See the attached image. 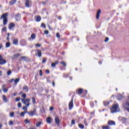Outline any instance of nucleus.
I'll use <instances>...</instances> for the list:
<instances>
[{"label":"nucleus","instance_id":"c756f323","mask_svg":"<svg viewBox=\"0 0 129 129\" xmlns=\"http://www.w3.org/2000/svg\"><path fill=\"white\" fill-rule=\"evenodd\" d=\"M31 100H32V102L33 104H36V99L35 98V97H32L31 98Z\"/></svg>","mask_w":129,"mask_h":129},{"label":"nucleus","instance_id":"8fccbe9b","mask_svg":"<svg viewBox=\"0 0 129 129\" xmlns=\"http://www.w3.org/2000/svg\"><path fill=\"white\" fill-rule=\"evenodd\" d=\"M9 125H13L14 124V122L12 120H10L9 122Z\"/></svg>","mask_w":129,"mask_h":129},{"label":"nucleus","instance_id":"f03ea898","mask_svg":"<svg viewBox=\"0 0 129 129\" xmlns=\"http://www.w3.org/2000/svg\"><path fill=\"white\" fill-rule=\"evenodd\" d=\"M118 108V104H113L112 107L110 108V111L112 113H114L117 111Z\"/></svg>","mask_w":129,"mask_h":129},{"label":"nucleus","instance_id":"9d476101","mask_svg":"<svg viewBox=\"0 0 129 129\" xmlns=\"http://www.w3.org/2000/svg\"><path fill=\"white\" fill-rule=\"evenodd\" d=\"M101 14V10L99 9L97 12L96 18L97 20H99V17H100V14Z\"/></svg>","mask_w":129,"mask_h":129},{"label":"nucleus","instance_id":"bf43d9fd","mask_svg":"<svg viewBox=\"0 0 129 129\" xmlns=\"http://www.w3.org/2000/svg\"><path fill=\"white\" fill-rule=\"evenodd\" d=\"M35 46H36V47H41V44L36 43V44H35Z\"/></svg>","mask_w":129,"mask_h":129},{"label":"nucleus","instance_id":"423d86ee","mask_svg":"<svg viewBox=\"0 0 129 129\" xmlns=\"http://www.w3.org/2000/svg\"><path fill=\"white\" fill-rule=\"evenodd\" d=\"M74 97H72L71 100L69 103V110H71L72 108H73L74 106V104H73Z\"/></svg>","mask_w":129,"mask_h":129},{"label":"nucleus","instance_id":"49530a36","mask_svg":"<svg viewBox=\"0 0 129 129\" xmlns=\"http://www.w3.org/2000/svg\"><path fill=\"white\" fill-rule=\"evenodd\" d=\"M15 79H11V80H10L8 82H9V83H13V82H14Z\"/></svg>","mask_w":129,"mask_h":129},{"label":"nucleus","instance_id":"864d4df0","mask_svg":"<svg viewBox=\"0 0 129 129\" xmlns=\"http://www.w3.org/2000/svg\"><path fill=\"white\" fill-rule=\"evenodd\" d=\"M44 34H45V35H48V34H49V31L48 30H45L44 31Z\"/></svg>","mask_w":129,"mask_h":129},{"label":"nucleus","instance_id":"aec40b11","mask_svg":"<svg viewBox=\"0 0 129 129\" xmlns=\"http://www.w3.org/2000/svg\"><path fill=\"white\" fill-rule=\"evenodd\" d=\"M12 43L13 45H15L16 46H17V45L19 44V40L18 39H15L13 40Z\"/></svg>","mask_w":129,"mask_h":129},{"label":"nucleus","instance_id":"5fc2aeb1","mask_svg":"<svg viewBox=\"0 0 129 129\" xmlns=\"http://www.w3.org/2000/svg\"><path fill=\"white\" fill-rule=\"evenodd\" d=\"M56 36L57 38H58V39H60V34H59V33H56Z\"/></svg>","mask_w":129,"mask_h":129},{"label":"nucleus","instance_id":"e433bc0d","mask_svg":"<svg viewBox=\"0 0 129 129\" xmlns=\"http://www.w3.org/2000/svg\"><path fill=\"white\" fill-rule=\"evenodd\" d=\"M97 121V120H96V119H93L92 121V124L93 125L94 124H95V123H96Z\"/></svg>","mask_w":129,"mask_h":129},{"label":"nucleus","instance_id":"ddd939ff","mask_svg":"<svg viewBox=\"0 0 129 129\" xmlns=\"http://www.w3.org/2000/svg\"><path fill=\"white\" fill-rule=\"evenodd\" d=\"M82 93H83V89L80 88L76 91V94H79V95L82 94Z\"/></svg>","mask_w":129,"mask_h":129},{"label":"nucleus","instance_id":"2eb2a0df","mask_svg":"<svg viewBox=\"0 0 129 129\" xmlns=\"http://www.w3.org/2000/svg\"><path fill=\"white\" fill-rule=\"evenodd\" d=\"M20 45L21 46H26L27 45V41L25 39H22L20 41Z\"/></svg>","mask_w":129,"mask_h":129},{"label":"nucleus","instance_id":"39448f33","mask_svg":"<svg viewBox=\"0 0 129 129\" xmlns=\"http://www.w3.org/2000/svg\"><path fill=\"white\" fill-rule=\"evenodd\" d=\"M27 113L30 116H33V115H36V114H37V110L36 108H34L33 111H30L29 112L27 111Z\"/></svg>","mask_w":129,"mask_h":129},{"label":"nucleus","instance_id":"a19ab883","mask_svg":"<svg viewBox=\"0 0 129 129\" xmlns=\"http://www.w3.org/2000/svg\"><path fill=\"white\" fill-rule=\"evenodd\" d=\"M24 122L26 123V124H28V123H30V120H28V119H26L24 120Z\"/></svg>","mask_w":129,"mask_h":129},{"label":"nucleus","instance_id":"473e14b6","mask_svg":"<svg viewBox=\"0 0 129 129\" xmlns=\"http://www.w3.org/2000/svg\"><path fill=\"white\" fill-rule=\"evenodd\" d=\"M103 104L104 106H108V105H109V102L107 101H104Z\"/></svg>","mask_w":129,"mask_h":129},{"label":"nucleus","instance_id":"0e129e2a","mask_svg":"<svg viewBox=\"0 0 129 129\" xmlns=\"http://www.w3.org/2000/svg\"><path fill=\"white\" fill-rule=\"evenodd\" d=\"M58 63H59V61H58V60H55L54 61V64H55V65L57 64H58Z\"/></svg>","mask_w":129,"mask_h":129},{"label":"nucleus","instance_id":"774afa93","mask_svg":"<svg viewBox=\"0 0 129 129\" xmlns=\"http://www.w3.org/2000/svg\"><path fill=\"white\" fill-rule=\"evenodd\" d=\"M64 0H62V1H61V4H66V1H65L64 2Z\"/></svg>","mask_w":129,"mask_h":129},{"label":"nucleus","instance_id":"3c124183","mask_svg":"<svg viewBox=\"0 0 129 129\" xmlns=\"http://www.w3.org/2000/svg\"><path fill=\"white\" fill-rule=\"evenodd\" d=\"M27 106H23V107H22V109H23V110L26 111V110H27V109H28V108H27Z\"/></svg>","mask_w":129,"mask_h":129},{"label":"nucleus","instance_id":"052dcab7","mask_svg":"<svg viewBox=\"0 0 129 129\" xmlns=\"http://www.w3.org/2000/svg\"><path fill=\"white\" fill-rule=\"evenodd\" d=\"M45 73H46V74H49V73H50V71H49V70H46L45 71Z\"/></svg>","mask_w":129,"mask_h":129},{"label":"nucleus","instance_id":"6e6d98bb","mask_svg":"<svg viewBox=\"0 0 129 129\" xmlns=\"http://www.w3.org/2000/svg\"><path fill=\"white\" fill-rule=\"evenodd\" d=\"M17 105H18V107H19V108L22 107V103H21V102H19L18 103Z\"/></svg>","mask_w":129,"mask_h":129},{"label":"nucleus","instance_id":"338daca9","mask_svg":"<svg viewBox=\"0 0 129 129\" xmlns=\"http://www.w3.org/2000/svg\"><path fill=\"white\" fill-rule=\"evenodd\" d=\"M52 86H53V87L55 86V82L52 81Z\"/></svg>","mask_w":129,"mask_h":129},{"label":"nucleus","instance_id":"58836bf2","mask_svg":"<svg viewBox=\"0 0 129 129\" xmlns=\"http://www.w3.org/2000/svg\"><path fill=\"white\" fill-rule=\"evenodd\" d=\"M90 104L91 107H94V102L93 101L90 102Z\"/></svg>","mask_w":129,"mask_h":129},{"label":"nucleus","instance_id":"4be33fe9","mask_svg":"<svg viewBox=\"0 0 129 129\" xmlns=\"http://www.w3.org/2000/svg\"><path fill=\"white\" fill-rule=\"evenodd\" d=\"M5 87H6V85H3L2 86V89H3V91H4V92L6 93V92H8V91L9 90V89L6 88Z\"/></svg>","mask_w":129,"mask_h":129},{"label":"nucleus","instance_id":"bb28decb","mask_svg":"<svg viewBox=\"0 0 129 129\" xmlns=\"http://www.w3.org/2000/svg\"><path fill=\"white\" fill-rule=\"evenodd\" d=\"M3 99L4 102H7V101H8V99L5 95H3Z\"/></svg>","mask_w":129,"mask_h":129},{"label":"nucleus","instance_id":"20e7f679","mask_svg":"<svg viewBox=\"0 0 129 129\" xmlns=\"http://www.w3.org/2000/svg\"><path fill=\"white\" fill-rule=\"evenodd\" d=\"M33 5V2L31 0H25V6L26 8H31Z\"/></svg>","mask_w":129,"mask_h":129},{"label":"nucleus","instance_id":"69168bd1","mask_svg":"<svg viewBox=\"0 0 129 129\" xmlns=\"http://www.w3.org/2000/svg\"><path fill=\"white\" fill-rule=\"evenodd\" d=\"M54 109V107H50L49 108V110H50L51 111H52V110H53Z\"/></svg>","mask_w":129,"mask_h":129},{"label":"nucleus","instance_id":"72a5a7b5","mask_svg":"<svg viewBox=\"0 0 129 129\" xmlns=\"http://www.w3.org/2000/svg\"><path fill=\"white\" fill-rule=\"evenodd\" d=\"M46 62H47V58L46 57H43L42 58V64L45 63Z\"/></svg>","mask_w":129,"mask_h":129},{"label":"nucleus","instance_id":"c03bdc74","mask_svg":"<svg viewBox=\"0 0 129 129\" xmlns=\"http://www.w3.org/2000/svg\"><path fill=\"white\" fill-rule=\"evenodd\" d=\"M39 75L42 77L43 76V72L42 71V70H40L39 71Z\"/></svg>","mask_w":129,"mask_h":129},{"label":"nucleus","instance_id":"5701e85b","mask_svg":"<svg viewBox=\"0 0 129 129\" xmlns=\"http://www.w3.org/2000/svg\"><path fill=\"white\" fill-rule=\"evenodd\" d=\"M41 20V16H38L35 18V21L36 22H40Z\"/></svg>","mask_w":129,"mask_h":129},{"label":"nucleus","instance_id":"cd10ccee","mask_svg":"<svg viewBox=\"0 0 129 129\" xmlns=\"http://www.w3.org/2000/svg\"><path fill=\"white\" fill-rule=\"evenodd\" d=\"M102 129H110V126H109V125H106V126H102Z\"/></svg>","mask_w":129,"mask_h":129},{"label":"nucleus","instance_id":"09e8293b","mask_svg":"<svg viewBox=\"0 0 129 129\" xmlns=\"http://www.w3.org/2000/svg\"><path fill=\"white\" fill-rule=\"evenodd\" d=\"M22 97H23V98H26V97H27V95L25 93H24L22 96Z\"/></svg>","mask_w":129,"mask_h":129},{"label":"nucleus","instance_id":"7ed1b4c3","mask_svg":"<svg viewBox=\"0 0 129 129\" xmlns=\"http://www.w3.org/2000/svg\"><path fill=\"white\" fill-rule=\"evenodd\" d=\"M21 101L23 104L26 105V107H29L30 106V101H31V99H21Z\"/></svg>","mask_w":129,"mask_h":129},{"label":"nucleus","instance_id":"dca6fc26","mask_svg":"<svg viewBox=\"0 0 129 129\" xmlns=\"http://www.w3.org/2000/svg\"><path fill=\"white\" fill-rule=\"evenodd\" d=\"M21 59H20L19 60L20 62L21 61H28V57L27 56H21Z\"/></svg>","mask_w":129,"mask_h":129},{"label":"nucleus","instance_id":"4468645a","mask_svg":"<svg viewBox=\"0 0 129 129\" xmlns=\"http://www.w3.org/2000/svg\"><path fill=\"white\" fill-rule=\"evenodd\" d=\"M120 118L121 121H122L123 123H125L127 121V119L126 117H121Z\"/></svg>","mask_w":129,"mask_h":129},{"label":"nucleus","instance_id":"f3484780","mask_svg":"<svg viewBox=\"0 0 129 129\" xmlns=\"http://www.w3.org/2000/svg\"><path fill=\"white\" fill-rule=\"evenodd\" d=\"M23 91L25 93L29 92V88H28V86H24L23 87Z\"/></svg>","mask_w":129,"mask_h":129},{"label":"nucleus","instance_id":"a18cd8bd","mask_svg":"<svg viewBox=\"0 0 129 129\" xmlns=\"http://www.w3.org/2000/svg\"><path fill=\"white\" fill-rule=\"evenodd\" d=\"M11 74H12V71H8L7 72V75L8 76H10V75H11Z\"/></svg>","mask_w":129,"mask_h":129},{"label":"nucleus","instance_id":"f257e3e1","mask_svg":"<svg viewBox=\"0 0 129 129\" xmlns=\"http://www.w3.org/2000/svg\"><path fill=\"white\" fill-rule=\"evenodd\" d=\"M8 16H9V13H5L3 14L0 18V20H2V19L3 20V26H7L8 25L9 22Z\"/></svg>","mask_w":129,"mask_h":129},{"label":"nucleus","instance_id":"603ef678","mask_svg":"<svg viewBox=\"0 0 129 129\" xmlns=\"http://www.w3.org/2000/svg\"><path fill=\"white\" fill-rule=\"evenodd\" d=\"M51 67H53V68L56 67V63H54V62H52L51 64Z\"/></svg>","mask_w":129,"mask_h":129},{"label":"nucleus","instance_id":"37998d69","mask_svg":"<svg viewBox=\"0 0 129 129\" xmlns=\"http://www.w3.org/2000/svg\"><path fill=\"white\" fill-rule=\"evenodd\" d=\"M2 32H7V27H5L2 29Z\"/></svg>","mask_w":129,"mask_h":129},{"label":"nucleus","instance_id":"c85d7f7f","mask_svg":"<svg viewBox=\"0 0 129 129\" xmlns=\"http://www.w3.org/2000/svg\"><path fill=\"white\" fill-rule=\"evenodd\" d=\"M30 38L32 39V40H35V39H36V34L32 33L30 36Z\"/></svg>","mask_w":129,"mask_h":129},{"label":"nucleus","instance_id":"4d7b16f0","mask_svg":"<svg viewBox=\"0 0 129 129\" xmlns=\"http://www.w3.org/2000/svg\"><path fill=\"white\" fill-rule=\"evenodd\" d=\"M57 19L59 20V21H60V20H62V17L60 16H57Z\"/></svg>","mask_w":129,"mask_h":129},{"label":"nucleus","instance_id":"7c9ffc66","mask_svg":"<svg viewBox=\"0 0 129 129\" xmlns=\"http://www.w3.org/2000/svg\"><path fill=\"white\" fill-rule=\"evenodd\" d=\"M78 126L80 128H81V129H84L85 128L84 125L81 123L79 124Z\"/></svg>","mask_w":129,"mask_h":129},{"label":"nucleus","instance_id":"a878e982","mask_svg":"<svg viewBox=\"0 0 129 129\" xmlns=\"http://www.w3.org/2000/svg\"><path fill=\"white\" fill-rule=\"evenodd\" d=\"M26 113H28V111H25L21 112L20 116H23L24 117V116H25V114H26Z\"/></svg>","mask_w":129,"mask_h":129},{"label":"nucleus","instance_id":"c9c22d12","mask_svg":"<svg viewBox=\"0 0 129 129\" xmlns=\"http://www.w3.org/2000/svg\"><path fill=\"white\" fill-rule=\"evenodd\" d=\"M60 64L62 65L63 67H66V62L65 61H60Z\"/></svg>","mask_w":129,"mask_h":129},{"label":"nucleus","instance_id":"4c0bfd02","mask_svg":"<svg viewBox=\"0 0 129 129\" xmlns=\"http://www.w3.org/2000/svg\"><path fill=\"white\" fill-rule=\"evenodd\" d=\"M11 46V43L10 42H7L6 44V48H9Z\"/></svg>","mask_w":129,"mask_h":129},{"label":"nucleus","instance_id":"680f3d73","mask_svg":"<svg viewBox=\"0 0 129 129\" xmlns=\"http://www.w3.org/2000/svg\"><path fill=\"white\" fill-rule=\"evenodd\" d=\"M109 40V38L108 37H106L105 39V42H108V40Z\"/></svg>","mask_w":129,"mask_h":129},{"label":"nucleus","instance_id":"412c9836","mask_svg":"<svg viewBox=\"0 0 129 129\" xmlns=\"http://www.w3.org/2000/svg\"><path fill=\"white\" fill-rule=\"evenodd\" d=\"M52 118L51 117H48L46 118V122L47 123H51L52 122Z\"/></svg>","mask_w":129,"mask_h":129},{"label":"nucleus","instance_id":"13d9d810","mask_svg":"<svg viewBox=\"0 0 129 129\" xmlns=\"http://www.w3.org/2000/svg\"><path fill=\"white\" fill-rule=\"evenodd\" d=\"M21 100V98L18 97V98H16V101H20V100Z\"/></svg>","mask_w":129,"mask_h":129},{"label":"nucleus","instance_id":"1a4fd4ad","mask_svg":"<svg viewBox=\"0 0 129 129\" xmlns=\"http://www.w3.org/2000/svg\"><path fill=\"white\" fill-rule=\"evenodd\" d=\"M20 56H21V54H20L19 53H16L12 56H11V58L12 60H15V59H17L18 57H20Z\"/></svg>","mask_w":129,"mask_h":129},{"label":"nucleus","instance_id":"f8f14e48","mask_svg":"<svg viewBox=\"0 0 129 129\" xmlns=\"http://www.w3.org/2000/svg\"><path fill=\"white\" fill-rule=\"evenodd\" d=\"M108 125H115V121L113 120H110L107 122Z\"/></svg>","mask_w":129,"mask_h":129},{"label":"nucleus","instance_id":"a211bd4d","mask_svg":"<svg viewBox=\"0 0 129 129\" xmlns=\"http://www.w3.org/2000/svg\"><path fill=\"white\" fill-rule=\"evenodd\" d=\"M36 52L37 53V56L41 58L42 57V51L40 49L36 50Z\"/></svg>","mask_w":129,"mask_h":129},{"label":"nucleus","instance_id":"9b49d317","mask_svg":"<svg viewBox=\"0 0 129 129\" xmlns=\"http://www.w3.org/2000/svg\"><path fill=\"white\" fill-rule=\"evenodd\" d=\"M54 121L55 122V124L59 125V124H60V119H59V117L56 116L54 118Z\"/></svg>","mask_w":129,"mask_h":129},{"label":"nucleus","instance_id":"ea45409f","mask_svg":"<svg viewBox=\"0 0 129 129\" xmlns=\"http://www.w3.org/2000/svg\"><path fill=\"white\" fill-rule=\"evenodd\" d=\"M40 27L41 28H43L44 29H46V25H45V24L44 23H41Z\"/></svg>","mask_w":129,"mask_h":129},{"label":"nucleus","instance_id":"de8ad7c7","mask_svg":"<svg viewBox=\"0 0 129 129\" xmlns=\"http://www.w3.org/2000/svg\"><path fill=\"white\" fill-rule=\"evenodd\" d=\"M71 124H73V125H74V124H75V120H74V119L72 120Z\"/></svg>","mask_w":129,"mask_h":129},{"label":"nucleus","instance_id":"f704fd0d","mask_svg":"<svg viewBox=\"0 0 129 129\" xmlns=\"http://www.w3.org/2000/svg\"><path fill=\"white\" fill-rule=\"evenodd\" d=\"M41 124H42V122H41V121L37 122L36 124V127H39Z\"/></svg>","mask_w":129,"mask_h":129},{"label":"nucleus","instance_id":"e2e57ef3","mask_svg":"<svg viewBox=\"0 0 129 129\" xmlns=\"http://www.w3.org/2000/svg\"><path fill=\"white\" fill-rule=\"evenodd\" d=\"M41 4L43 6H45V5H46V4H47V3L46 2H44V1H42Z\"/></svg>","mask_w":129,"mask_h":129},{"label":"nucleus","instance_id":"6e6552de","mask_svg":"<svg viewBox=\"0 0 129 129\" xmlns=\"http://www.w3.org/2000/svg\"><path fill=\"white\" fill-rule=\"evenodd\" d=\"M7 63V60L3 59V56L0 54V65H4V64H6Z\"/></svg>","mask_w":129,"mask_h":129},{"label":"nucleus","instance_id":"79ce46f5","mask_svg":"<svg viewBox=\"0 0 129 129\" xmlns=\"http://www.w3.org/2000/svg\"><path fill=\"white\" fill-rule=\"evenodd\" d=\"M10 115L11 116V117H13L14 116V115H15V112H12L10 113Z\"/></svg>","mask_w":129,"mask_h":129},{"label":"nucleus","instance_id":"b1692460","mask_svg":"<svg viewBox=\"0 0 129 129\" xmlns=\"http://www.w3.org/2000/svg\"><path fill=\"white\" fill-rule=\"evenodd\" d=\"M88 120L89 119H84V123L85 124V125H86V126H88Z\"/></svg>","mask_w":129,"mask_h":129},{"label":"nucleus","instance_id":"393cba45","mask_svg":"<svg viewBox=\"0 0 129 129\" xmlns=\"http://www.w3.org/2000/svg\"><path fill=\"white\" fill-rule=\"evenodd\" d=\"M17 3V0L11 1L9 2V4L11 6L15 5Z\"/></svg>","mask_w":129,"mask_h":129},{"label":"nucleus","instance_id":"6ab92c4d","mask_svg":"<svg viewBox=\"0 0 129 129\" xmlns=\"http://www.w3.org/2000/svg\"><path fill=\"white\" fill-rule=\"evenodd\" d=\"M21 14L20 13L16 14L15 16L16 21H20L21 20Z\"/></svg>","mask_w":129,"mask_h":129},{"label":"nucleus","instance_id":"0eeeda50","mask_svg":"<svg viewBox=\"0 0 129 129\" xmlns=\"http://www.w3.org/2000/svg\"><path fill=\"white\" fill-rule=\"evenodd\" d=\"M16 28V24H15L13 22H11L9 25H8V29L10 31H12V30H14Z\"/></svg>","mask_w":129,"mask_h":129},{"label":"nucleus","instance_id":"2f4dec72","mask_svg":"<svg viewBox=\"0 0 129 129\" xmlns=\"http://www.w3.org/2000/svg\"><path fill=\"white\" fill-rule=\"evenodd\" d=\"M14 83L15 84V85H17V84H18V83L20 81V79L19 78H17L15 80H14Z\"/></svg>","mask_w":129,"mask_h":129}]
</instances>
